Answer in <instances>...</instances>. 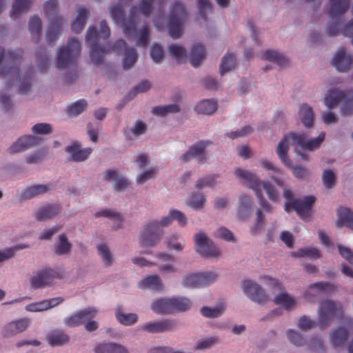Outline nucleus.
Here are the masks:
<instances>
[{"label":"nucleus","mask_w":353,"mask_h":353,"mask_svg":"<svg viewBox=\"0 0 353 353\" xmlns=\"http://www.w3.org/2000/svg\"><path fill=\"white\" fill-rule=\"evenodd\" d=\"M110 36V30L105 20L100 23V30L97 32L94 26H90L85 34V42L90 48V57L92 63L101 65L103 63V57L109 50L114 52H121L124 50L123 66L125 69L131 68L137 60V54L132 48L127 46L125 41L123 39L117 40L111 46L107 49L105 46L99 45V39H108Z\"/></svg>","instance_id":"nucleus-1"},{"label":"nucleus","mask_w":353,"mask_h":353,"mask_svg":"<svg viewBox=\"0 0 353 353\" xmlns=\"http://www.w3.org/2000/svg\"><path fill=\"white\" fill-rule=\"evenodd\" d=\"M37 65L41 71L46 69L48 66V54L44 48L40 49L36 53Z\"/></svg>","instance_id":"nucleus-52"},{"label":"nucleus","mask_w":353,"mask_h":353,"mask_svg":"<svg viewBox=\"0 0 353 353\" xmlns=\"http://www.w3.org/2000/svg\"><path fill=\"white\" fill-rule=\"evenodd\" d=\"M262 58L264 60L276 63L281 68L285 67L288 63V60L283 55L272 50L265 51Z\"/></svg>","instance_id":"nucleus-39"},{"label":"nucleus","mask_w":353,"mask_h":353,"mask_svg":"<svg viewBox=\"0 0 353 353\" xmlns=\"http://www.w3.org/2000/svg\"><path fill=\"white\" fill-rule=\"evenodd\" d=\"M236 176L241 179L244 180L248 187L254 190L256 196L259 199V203L261 208L267 212H272V206L263 198L261 192V187L263 186L264 190L268 196V198L273 202L278 201V194L274 189L273 186L268 182L261 183L257 178L255 174L249 171L242 169H236L235 171Z\"/></svg>","instance_id":"nucleus-5"},{"label":"nucleus","mask_w":353,"mask_h":353,"mask_svg":"<svg viewBox=\"0 0 353 353\" xmlns=\"http://www.w3.org/2000/svg\"><path fill=\"white\" fill-rule=\"evenodd\" d=\"M244 294L252 301L259 303H265L268 297L262 288L251 280H244L242 284Z\"/></svg>","instance_id":"nucleus-17"},{"label":"nucleus","mask_w":353,"mask_h":353,"mask_svg":"<svg viewBox=\"0 0 353 353\" xmlns=\"http://www.w3.org/2000/svg\"><path fill=\"white\" fill-rule=\"evenodd\" d=\"M223 310L224 309L222 307H203L201 310V314L205 317L216 318L223 313Z\"/></svg>","instance_id":"nucleus-57"},{"label":"nucleus","mask_w":353,"mask_h":353,"mask_svg":"<svg viewBox=\"0 0 353 353\" xmlns=\"http://www.w3.org/2000/svg\"><path fill=\"white\" fill-rule=\"evenodd\" d=\"M88 12L85 8L83 7L79 8L78 14L71 24V29L74 33L78 34L83 30L85 26V18Z\"/></svg>","instance_id":"nucleus-36"},{"label":"nucleus","mask_w":353,"mask_h":353,"mask_svg":"<svg viewBox=\"0 0 353 353\" xmlns=\"http://www.w3.org/2000/svg\"><path fill=\"white\" fill-rule=\"evenodd\" d=\"M96 218L104 216L114 220L117 223V228H120L122 222V219L120 214L112 210H102L94 214Z\"/></svg>","instance_id":"nucleus-53"},{"label":"nucleus","mask_w":353,"mask_h":353,"mask_svg":"<svg viewBox=\"0 0 353 353\" xmlns=\"http://www.w3.org/2000/svg\"><path fill=\"white\" fill-rule=\"evenodd\" d=\"M329 14L334 17L344 14L350 6L349 0H330Z\"/></svg>","instance_id":"nucleus-28"},{"label":"nucleus","mask_w":353,"mask_h":353,"mask_svg":"<svg viewBox=\"0 0 353 353\" xmlns=\"http://www.w3.org/2000/svg\"><path fill=\"white\" fill-rule=\"evenodd\" d=\"M209 144L210 141H201L196 143L189 148L191 156H192L193 158H195L199 163H204L205 162L204 151Z\"/></svg>","instance_id":"nucleus-33"},{"label":"nucleus","mask_w":353,"mask_h":353,"mask_svg":"<svg viewBox=\"0 0 353 353\" xmlns=\"http://www.w3.org/2000/svg\"><path fill=\"white\" fill-rule=\"evenodd\" d=\"M261 165L264 169L267 170H272L274 173V175L271 176V179L274 181V183L279 187L283 186V181L281 177V170L276 166H274L271 162L264 160L261 162Z\"/></svg>","instance_id":"nucleus-46"},{"label":"nucleus","mask_w":353,"mask_h":353,"mask_svg":"<svg viewBox=\"0 0 353 353\" xmlns=\"http://www.w3.org/2000/svg\"><path fill=\"white\" fill-rule=\"evenodd\" d=\"M30 324V320L27 318L11 321L3 327V335L6 337L13 336L26 330Z\"/></svg>","instance_id":"nucleus-20"},{"label":"nucleus","mask_w":353,"mask_h":353,"mask_svg":"<svg viewBox=\"0 0 353 353\" xmlns=\"http://www.w3.org/2000/svg\"><path fill=\"white\" fill-rule=\"evenodd\" d=\"M283 196L285 199V210L287 212L294 210L303 220L310 217L312 205L316 201L315 196H306L303 199H294L292 192L285 188L283 189Z\"/></svg>","instance_id":"nucleus-9"},{"label":"nucleus","mask_w":353,"mask_h":353,"mask_svg":"<svg viewBox=\"0 0 353 353\" xmlns=\"http://www.w3.org/2000/svg\"><path fill=\"white\" fill-rule=\"evenodd\" d=\"M252 201L250 196L242 195L239 199L237 216L241 219H246L251 212Z\"/></svg>","instance_id":"nucleus-26"},{"label":"nucleus","mask_w":353,"mask_h":353,"mask_svg":"<svg viewBox=\"0 0 353 353\" xmlns=\"http://www.w3.org/2000/svg\"><path fill=\"white\" fill-rule=\"evenodd\" d=\"M40 141V139L31 135L21 137L9 148V152L10 153L23 152L32 146L39 145Z\"/></svg>","instance_id":"nucleus-21"},{"label":"nucleus","mask_w":353,"mask_h":353,"mask_svg":"<svg viewBox=\"0 0 353 353\" xmlns=\"http://www.w3.org/2000/svg\"><path fill=\"white\" fill-rule=\"evenodd\" d=\"M98 254L105 265L110 266L112 261V255L105 244H100L97 247Z\"/></svg>","instance_id":"nucleus-54"},{"label":"nucleus","mask_w":353,"mask_h":353,"mask_svg":"<svg viewBox=\"0 0 353 353\" xmlns=\"http://www.w3.org/2000/svg\"><path fill=\"white\" fill-rule=\"evenodd\" d=\"M179 323L175 319H166L156 321H148L140 325L139 329L143 332L158 334L173 332L178 327Z\"/></svg>","instance_id":"nucleus-14"},{"label":"nucleus","mask_w":353,"mask_h":353,"mask_svg":"<svg viewBox=\"0 0 353 353\" xmlns=\"http://www.w3.org/2000/svg\"><path fill=\"white\" fill-rule=\"evenodd\" d=\"M180 111V107L177 104H170L166 105L155 106L151 112L154 115L163 117L168 114L177 113Z\"/></svg>","instance_id":"nucleus-43"},{"label":"nucleus","mask_w":353,"mask_h":353,"mask_svg":"<svg viewBox=\"0 0 353 353\" xmlns=\"http://www.w3.org/2000/svg\"><path fill=\"white\" fill-rule=\"evenodd\" d=\"M313 290L316 292H330L334 290V285L330 282H316L310 285L308 289L304 292L303 298L306 301L314 302L316 294Z\"/></svg>","instance_id":"nucleus-22"},{"label":"nucleus","mask_w":353,"mask_h":353,"mask_svg":"<svg viewBox=\"0 0 353 353\" xmlns=\"http://www.w3.org/2000/svg\"><path fill=\"white\" fill-rule=\"evenodd\" d=\"M81 43L74 39H69L65 47L59 49L57 57V66L59 70H64L75 63L80 52Z\"/></svg>","instance_id":"nucleus-11"},{"label":"nucleus","mask_w":353,"mask_h":353,"mask_svg":"<svg viewBox=\"0 0 353 353\" xmlns=\"http://www.w3.org/2000/svg\"><path fill=\"white\" fill-rule=\"evenodd\" d=\"M115 317L121 324L127 326L134 325L138 321V316L136 314H124L122 312L121 307H118L116 309Z\"/></svg>","instance_id":"nucleus-41"},{"label":"nucleus","mask_w":353,"mask_h":353,"mask_svg":"<svg viewBox=\"0 0 353 353\" xmlns=\"http://www.w3.org/2000/svg\"><path fill=\"white\" fill-rule=\"evenodd\" d=\"M97 311L93 307H88L64 319V323L71 327L83 325L85 320L93 319L97 315Z\"/></svg>","instance_id":"nucleus-18"},{"label":"nucleus","mask_w":353,"mask_h":353,"mask_svg":"<svg viewBox=\"0 0 353 353\" xmlns=\"http://www.w3.org/2000/svg\"><path fill=\"white\" fill-rule=\"evenodd\" d=\"M236 58L232 54L227 53L221 59L220 64L221 74L224 73L232 70L235 66Z\"/></svg>","instance_id":"nucleus-50"},{"label":"nucleus","mask_w":353,"mask_h":353,"mask_svg":"<svg viewBox=\"0 0 353 353\" xmlns=\"http://www.w3.org/2000/svg\"><path fill=\"white\" fill-rule=\"evenodd\" d=\"M299 118L306 128H310L314 124V112L310 106L303 103L299 106Z\"/></svg>","instance_id":"nucleus-27"},{"label":"nucleus","mask_w":353,"mask_h":353,"mask_svg":"<svg viewBox=\"0 0 353 353\" xmlns=\"http://www.w3.org/2000/svg\"><path fill=\"white\" fill-rule=\"evenodd\" d=\"M205 202V199L202 194H194L190 201V206L193 209L201 208Z\"/></svg>","instance_id":"nucleus-61"},{"label":"nucleus","mask_w":353,"mask_h":353,"mask_svg":"<svg viewBox=\"0 0 353 353\" xmlns=\"http://www.w3.org/2000/svg\"><path fill=\"white\" fill-rule=\"evenodd\" d=\"M64 271L61 268H45L38 271L37 274L30 279V283L32 288H43L49 286L54 279L63 277Z\"/></svg>","instance_id":"nucleus-13"},{"label":"nucleus","mask_w":353,"mask_h":353,"mask_svg":"<svg viewBox=\"0 0 353 353\" xmlns=\"http://www.w3.org/2000/svg\"><path fill=\"white\" fill-rule=\"evenodd\" d=\"M61 211V208L57 204H48L40 207L35 213V219L41 221L52 219Z\"/></svg>","instance_id":"nucleus-23"},{"label":"nucleus","mask_w":353,"mask_h":353,"mask_svg":"<svg viewBox=\"0 0 353 353\" xmlns=\"http://www.w3.org/2000/svg\"><path fill=\"white\" fill-rule=\"evenodd\" d=\"M339 219L346 227L353 230V212L347 208H341L338 211Z\"/></svg>","instance_id":"nucleus-49"},{"label":"nucleus","mask_w":353,"mask_h":353,"mask_svg":"<svg viewBox=\"0 0 353 353\" xmlns=\"http://www.w3.org/2000/svg\"><path fill=\"white\" fill-rule=\"evenodd\" d=\"M348 332L343 327H339L330 334V342L335 347L343 346L347 339Z\"/></svg>","instance_id":"nucleus-37"},{"label":"nucleus","mask_w":353,"mask_h":353,"mask_svg":"<svg viewBox=\"0 0 353 353\" xmlns=\"http://www.w3.org/2000/svg\"><path fill=\"white\" fill-rule=\"evenodd\" d=\"M150 56L154 62L159 63L164 57L161 47L158 44L153 45L150 50Z\"/></svg>","instance_id":"nucleus-64"},{"label":"nucleus","mask_w":353,"mask_h":353,"mask_svg":"<svg viewBox=\"0 0 353 353\" xmlns=\"http://www.w3.org/2000/svg\"><path fill=\"white\" fill-rule=\"evenodd\" d=\"M157 173V169L150 168L148 170L144 171L141 174L137 176V182L138 184H143L148 180L155 177Z\"/></svg>","instance_id":"nucleus-60"},{"label":"nucleus","mask_w":353,"mask_h":353,"mask_svg":"<svg viewBox=\"0 0 353 353\" xmlns=\"http://www.w3.org/2000/svg\"><path fill=\"white\" fill-rule=\"evenodd\" d=\"M325 103L329 109L341 104V114L350 115L353 111V90H328L325 96Z\"/></svg>","instance_id":"nucleus-8"},{"label":"nucleus","mask_w":353,"mask_h":353,"mask_svg":"<svg viewBox=\"0 0 353 353\" xmlns=\"http://www.w3.org/2000/svg\"><path fill=\"white\" fill-rule=\"evenodd\" d=\"M288 340L295 345L302 346L305 343L304 339L299 332L289 330L287 332Z\"/></svg>","instance_id":"nucleus-59"},{"label":"nucleus","mask_w":353,"mask_h":353,"mask_svg":"<svg viewBox=\"0 0 353 353\" xmlns=\"http://www.w3.org/2000/svg\"><path fill=\"white\" fill-rule=\"evenodd\" d=\"M22 50L6 52L4 49L0 48V74L4 77L10 76L13 80L16 78L18 82L21 83L19 88H31L34 80L32 74H30L23 80L19 76V70L17 65L22 58Z\"/></svg>","instance_id":"nucleus-4"},{"label":"nucleus","mask_w":353,"mask_h":353,"mask_svg":"<svg viewBox=\"0 0 353 353\" xmlns=\"http://www.w3.org/2000/svg\"><path fill=\"white\" fill-rule=\"evenodd\" d=\"M32 130L33 133L38 134H48L52 132V126L49 123H37L34 125Z\"/></svg>","instance_id":"nucleus-63"},{"label":"nucleus","mask_w":353,"mask_h":353,"mask_svg":"<svg viewBox=\"0 0 353 353\" xmlns=\"http://www.w3.org/2000/svg\"><path fill=\"white\" fill-rule=\"evenodd\" d=\"M96 353H128L127 349L114 343H103L96 346Z\"/></svg>","instance_id":"nucleus-32"},{"label":"nucleus","mask_w":353,"mask_h":353,"mask_svg":"<svg viewBox=\"0 0 353 353\" xmlns=\"http://www.w3.org/2000/svg\"><path fill=\"white\" fill-rule=\"evenodd\" d=\"M46 339L51 346H59L68 343L69 336L62 331L55 330L50 333Z\"/></svg>","instance_id":"nucleus-38"},{"label":"nucleus","mask_w":353,"mask_h":353,"mask_svg":"<svg viewBox=\"0 0 353 353\" xmlns=\"http://www.w3.org/2000/svg\"><path fill=\"white\" fill-rule=\"evenodd\" d=\"M154 0H141L139 10L136 6L131 8L130 17H125L124 10L121 5H113L110 6V11L112 19L117 23H121L125 37H134L137 46L145 47L148 44L150 30L146 24L141 29L137 30L136 26L138 21V11L145 17H149L153 10L152 5Z\"/></svg>","instance_id":"nucleus-2"},{"label":"nucleus","mask_w":353,"mask_h":353,"mask_svg":"<svg viewBox=\"0 0 353 353\" xmlns=\"http://www.w3.org/2000/svg\"><path fill=\"white\" fill-rule=\"evenodd\" d=\"M88 103L85 99H79L66 108V113L70 117H77L83 113L88 108Z\"/></svg>","instance_id":"nucleus-35"},{"label":"nucleus","mask_w":353,"mask_h":353,"mask_svg":"<svg viewBox=\"0 0 353 353\" xmlns=\"http://www.w3.org/2000/svg\"><path fill=\"white\" fill-rule=\"evenodd\" d=\"M190 55L191 65L194 68L199 66L201 61L204 60L206 57V51L204 46L200 43L193 45Z\"/></svg>","instance_id":"nucleus-29"},{"label":"nucleus","mask_w":353,"mask_h":353,"mask_svg":"<svg viewBox=\"0 0 353 353\" xmlns=\"http://www.w3.org/2000/svg\"><path fill=\"white\" fill-rule=\"evenodd\" d=\"M166 243L168 248H172L177 251H181L184 248V241L178 234L172 236Z\"/></svg>","instance_id":"nucleus-56"},{"label":"nucleus","mask_w":353,"mask_h":353,"mask_svg":"<svg viewBox=\"0 0 353 353\" xmlns=\"http://www.w3.org/2000/svg\"><path fill=\"white\" fill-rule=\"evenodd\" d=\"M194 241L196 251L201 255L209 257L219 256V250L203 232L194 234Z\"/></svg>","instance_id":"nucleus-16"},{"label":"nucleus","mask_w":353,"mask_h":353,"mask_svg":"<svg viewBox=\"0 0 353 353\" xmlns=\"http://www.w3.org/2000/svg\"><path fill=\"white\" fill-rule=\"evenodd\" d=\"M216 275L213 272L191 274L183 277L182 285L185 288H203L210 285L216 280Z\"/></svg>","instance_id":"nucleus-15"},{"label":"nucleus","mask_w":353,"mask_h":353,"mask_svg":"<svg viewBox=\"0 0 353 353\" xmlns=\"http://www.w3.org/2000/svg\"><path fill=\"white\" fill-rule=\"evenodd\" d=\"M332 64L339 72H345L352 68L353 58L344 48H340L332 59Z\"/></svg>","instance_id":"nucleus-19"},{"label":"nucleus","mask_w":353,"mask_h":353,"mask_svg":"<svg viewBox=\"0 0 353 353\" xmlns=\"http://www.w3.org/2000/svg\"><path fill=\"white\" fill-rule=\"evenodd\" d=\"M72 245L70 243L65 234H61L58 237V241L54 248V253L56 255L61 256L68 254L72 249Z\"/></svg>","instance_id":"nucleus-34"},{"label":"nucleus","mask_w":353,"mask_h":353,"mask_svg":"<svg viewBox=\"0 0 353 353\" xmlns=\"http://www.w3.org/2000/svg\"><path fill=\"white\" fill-rule=\"evenodd\" d=\"M50 190L49 185H37L30 186L23 190L21 194L23 199H31L34 197L44 194Z\"/></svg>","instance_id":"nucleus-30"},{"label":"nucleus","mask_w":353,"mask_h":353,"mask_svg":"<svg viewBox=\"0 0 353 353\" xmlns=\"http://www.w3.org/2000/svg\"><path fill=\"white\" fill-rule=\"evenodd\" d=\"M324 139V132H321L316 138L310 140H306V135L303 133H290L285 135L279 143L276 154L285 166H290V161L288 157L289 145H298L303 150H313L319 148Z\"/></svg>","instance_id":"nucleus-3"},{"label":"nucleus","mask_w":353,"mask_h":353,"mask_svg":"<svg viewBox=\"0 0 353 353\" xmlns=\"http://www.w3.org/2000/svg\"><path fill=\"white\" fill-rule=\"evenodd\" d=\"M294 256L298 257L308 256L310 258L319 259L320 254L316 248H305L300 249L296 252L294 253Z\"/></svg>","instance_id":"nucleus-58"},{"label":"nucleus","mask_w":353,"mask_h":353,"mask_svg":"<svg viewBox=\"0 0 353 353\" xmlns=\"http://www.w3.org/2000/svg\"><path fill=\"white\" fill-rule=\"evenodd\" d=\"M173 313L183 312L188 310L191 307V301L185 297L172 298Z\"/></svg>","instance_id":"nucleus-47"},{"label":"nucleus","mask_w":353,"mask_h":353,"mask_svg":"<svg viewBox=\"0 0 353 353\" xmlns=\"http://www.w3.org/2000/svg\"><path fill=\"white\" fill-rule=\"evenodd\" d=\"M65 151L71 155L74 161H83L88 158L92 150L90 148L81 149L79 145L74 143L66 147Z\"/></svg>","instance_id":"nucleus-24"},{"label":"nucleus","mask_w":353,"mask_h":353,"mask_svg":"<svg viewBox=\"0 0 353 353\" xmlns=\"http://www.w3.org/2000/svg\"><path fill=\"white\" fill-rule=\"evenodd\" d=\"M28 28L32 39L36 42H38L41 39L42 30L40 18L36 16L31 17L29 21Z\"/></svg>","instance_id":"nucleus-40"},{"label":"nucleus","mask_w":353,"mask_h":353,"mask_svg":"<svg viewBox=\"0 0 353 353\" xmlns=\"http://www.w3.org/2000/svg\"><path fill=\"white\" fill-rule=\"evenodd\" d=\"M342 313V306L339 302L325 300L319 303L318 326L323 329L330 325L334 318Z\"/></svg>","instance_id":"nucleus-12"},{"label":"nucleus","mask_w":353,"mask_h":353,"mask_svg":"<svg viewBox=\"0 0 353 353\" xmlns=\"http://www.w3.org/2000/svg\"><path fill=\"white\" fill-rule=\"evenodd\" d=\"M187 17L186 9L183 3L176 1L171 6L167 28L172 39H178L183 33L182 26Z\"/></svg>","instance_id":"nucleus-10"},{"label":"nucleus","mask_w":353,"mask_h":353,"mask_svg":"<svg viewBox=\"0 0 353 353\" xmlns=\"http://www.w3.org/2000/svg\"><path fill=\"white\" fill-rule=\"evenodd\" d=\"M142 288H149L156 291L163 290V285L158 275H151L145 277L140 283Z\"/></svg>","instance_id":"nucleus-42"},{"label":"nucleus","mask_w":353,"mask_h":353,"mask_svg":"<svg viewBox=\"0 0 353 353\" xmlns=\"http://www.w3.org/2000/svg\"><path fill=\"white\" fill-rule=\"evenodd\" d=\"M217 103L214 100L203 99L200 101L194 108L199 114L211 115L217 110Z\"/></svg>","instance_id":"nucleus-31"},{"label":"nucleus","mask_w":353,"mask_h":353,"mask_svg":"<svg viewBox=\"0 0 353 353\" xmlns=\"http://www.w3.org/2000/svg\"><path fill=\"white\" fill-rule=\"evenodd\" d=\"M31 3V0H15L10 12L11 17L15 19L20 14L27 12Z\"/></svg>","instance_id":"nucleus-44"},{"label":"nucleus","mask_w":353,"mask_h":353,"mask_svg":"<svg viewBox=\"0 0 353 353\" xmlns=\"http://www.w3.org/2000/svg\"><path fill=\"white\" fill-rule=\"evenodd\" d=\"M274 302L276 305H282L287 310H291L295 305L294 298L285 292L276 296Z\"/></svg>","instance_id":"nucleus-45"},{"label":"nucleus","mask_w":353,"mask_h":353,"mask_svg":"<svg viewBox=\"0 0 353 353\" xmlns=\"http://www.w3.org/2000/svg\"><path fill=\"white\" fill-rule=\"evenodd\" d=\"M327 14L330 17L331 20L327 23L326 27V33L329 37L337 36L340 32V19L343 14L333 17L329 14V10L327 11Z\"/></svg>","instance_id":"nucleus-48"},{"label":"nucleus","mask_w":353,"mask_h":353,"mask_svg":"<svg viewBox=\"0 0 353 353\" xmlns=\"http://www.w3.org/2000/svg\"><path fill=\"white\" fill-rule=\"evenodd\" d=\"M172 299H160L151 304L152 310L157 314H169L173 313Z\"/></svg>","instance_id":"nucleus-25"},{"label":"nucleus","mask_w":353,"mask_h":353,"mask_svg":"<svg viewBox=\"0 0 353 353\" xmlns=\"http://www.w3.org/2000/svg\"><path fill=\"white\" fill-rule=\"evenodd\" d=\"M323 181L326 188L330 189L335 185V175L332 170H326L323 174Z\"/></svg>","instance_id":"nucleus-62"},{"label":"nucleus","mask_w":353,"mask_h":353,"mask_svg":"<svg viewBox=\"0 0 353 353\" xmlns=\"http://www.w3.org/2000/svg\"><path fill=\"white\" fill-rule=\"evenodd\" d=\"M58 3L57 0H48L43 6L46 15L48 17V27L46 31V41L48 44H53L61 30L66 21L64 19L57 14Z\"/></svg>","instance_id":"nucleus-6"},{"label":"nucleus","mask_w":353,"mask_h":353,"mask_svg":"<svg viewBox=\"0 0 353 353\" xmlns=\"http://www.w3.org/2000/svg\"><path fill=\"white\" fill-rule=\"evenodd\" d=\"M168 51L178 63H182L186 57V51L185 49L179 45L177 44H171L168 47Z\"/></svg>","instance_id":"nucleus-51"},{"label":"nucleus","mask_w":353,"mask_h":353,"mask_svg":"<svg viewBox=\"0 0 353 353\" xmlns=\"http://www.w3.org/2000/svg\"><path fill=\"white\" fill-rule=\"evenodd\" d=\"M101 130V124L98 123L93 124L92 123H88L87 124V133L89 136L90 140L94 143H97L98 141V134L99 132Z\"/></svg>","instance_id":"nucleus-55"},{"label":"nucleus","mask_w":353,"mask_h":353,"mask_svg":"<svg viewBox=\"0 0 353 353\" xmlns=\"http://www.w3.org/2000/svg\"><path fill=\"white\" fill-rule=\"evenodd\" d=\"M172 218L169 214L163 217L161 222L152 221L143 225L139 235V244L141 247L154 246L163 234L161 226L165 227L171 224Z\"/></svg>","instance_id":"nucleus-7"}]
</instances>
